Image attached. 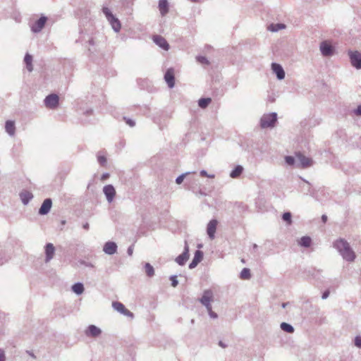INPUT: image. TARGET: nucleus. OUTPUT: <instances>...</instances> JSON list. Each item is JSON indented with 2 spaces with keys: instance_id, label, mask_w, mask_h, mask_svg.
<instances>
[{
  "instance_id": "nucleus-1",
  "label": "nucleus",
  "mask_w": 361,
  "mask_h": 361,
  "mask_svg": "<svg viewBox=\"0 0 361 361\" xmlns=\"http://www.w3.org/2000/svg\"><path fill=\"white\" fill-rule=\"evenodd\" d=\"M334 245L343 256V259L348 262L354 261L355 254L345 240L342 238L338 239L334 242Z\"/></svg>"
},
{
  "instance_id": "nucleus-2",
  "label": "nucleus",
  "mask_w": 361,
  "mask_h": 361,
  "mask_svg": "<svg viewBox=\"0 0 361 361\" xmlns=\"http://www.w3.org/2000/svg\"><path fill=\"white\" fill-rule=\"evenodd\" d=\"M102 11L104 15L106 16L108 21L111 24L112 28L116 32H118L121 29V24L119 20L111 13V12L107 7L103 8Z\"/></svg>"
},
{
  "instance_id": "nucleus-3",
  "label": "nucleus",
  "mask_w": 361,
  "mask_h": 361,
  "mask_svg": "<svg viewBox=\"0 0 361 361\" xmlns=\"http://www.w3.org/2000/svg\"><path fill=\"white\" fill-rule=\"evenodd\" d=\"M276 120L277 116L276 113L265 114L261 118V126L263 128L273 127Z\"/></svg>"
},
{
  "instance_id": "nucleus-4",
  "label": "nucleus",
  "mask_w": 361,
  "mask_h": 361,
  "mask_svg": "<svg viewBox=\"0 0 361 361\" xmlns=\"http://www.w3.org/2000/svg\"><path fill=\"white\" fill-rule=\"evenodd\" d=\"M295 157H297L298 161H299V167L305 169L310 167L312 165L313 161L311 158L307 157L305 155H303L300 152H298L295 154Z\"/></svg>"
},
{
  "instance_id": "nucleus-5",
  "label": "nucleus",
  "mask_w": 361,
  "mask_h": 361,
  "mask_svg": "<svg viewBox=\"0 0 361 361\" xmlns=\"http://www.w3.org/2000/svg\"><path fill=\"white\" fill-rule=\"evenodd\" d=\"M59 98L57 94H51L45 98L44 103L47 108L55 109L59 105Z\"/></svg>"
},
{
  "instance_id": "nucleus-6",
  "label": "nucleus",
  "mask_w": 361,
  "mask_h": 361,
  "mask_svg": "<svg viewBox=\"0 0 361 361\" xmlns=\"http://www.w3.org/2000/svg\"><path fill=\"white\" fill-rule=\"evenodd\" d=\"M349 56L352 66L357 69L361 68V54L358 51H350Z\"/></svg>"
},
{
  "instance_id": "nucleus-7",
  "label": "nucleus",
  "mask_w": 361,
  "mask_h": 361,
  "mask_svg": "<svg viewBox=\"0 0 361 361\" xmlns=\"http://www.w3.org/2000/svg\"><path fill=\"white\" fill-rule=\"evenodd\" d=\"M320 50L322 54L325 56H331L334 54V47L328 41H324L321 43Z\"/></svg>"
},
{
  "instance_id": "nucleus-8",
  "label": "nucleus",
  "mask_w": 361,
  "mask_h": 361,
  "mask_svg": "<svg viewBox=\"0 0 361 361\" xmlns=\"http://www.w3.org/2000/svg\"><path fill=\"white\" fill-rule=\"evenodd\" d=\"M217 225L218 221L216 219L211 220L207 224V233L211 240H213L215 237Z\"/></svg>"
},
{
  "instance_id": "nucleus-9",
  "label": "nucleus",
  "mask_w": 361,
  "mask_h": 361,
  "mask_svg": "<svg viewBox=\"0 0 361 361\" xmlns=\"http://www.w3.org/2000/svg\"><path fill=\"white\" fill-rule=\"evenodd\" d=\"M47 18L44 16L41 17L39 19L36 20L31 26V30L34 32H40L44 27Z\"/></svg>"
},
{
  "instance_id": "nucleus-10",
  "label": "nucleus",
  "mask_w": 361,
  "mask_h": 361,
  "mask_svg": "<svg viewBox=\"0 0 361 361\" xmlns=\"http://www.w3.org/2000/svg\"><path fill=\"white\" fill-rule=\"evenodd\" d=\"M164 79L170 88L173 87L175 85V77L174 71L173 68H169L166 71L164 75Z\"/></svg>"
},
{
  "instance_id": "nucleus-11",
  "label": "nucleus",
  "mask_w": 361,
  "mask_h": 361,
  "mask_svg": "<svg viewBox=\"0 0 361 361\" xmlns=\"http://www.w3.org/2000/svg\"><path fill=\"white\" fill-rule=\"evenodd\" d=\"M104 193L105 194L107 200L111 202L114 200L116 195V190L113 185H107L104 187L103 189Z\"/></svg>"
},
{
  "instance_id": "nucleus-12",
  "label": "nucleus",
  "mask_w": 361,
  "mask_h": 361,
  "mask_svg": "<svg viewBox=\"0 0 361 361\" xmlns=\"http://www.w3.org/2000/svg\"><path fill=\"white\" fill-rule=\"evenodd\" d=\"M213 300V293L212 290H207L204 292L202 298L200 299V302L205 306L209 307L211 306L210 302Z\"/></svg>"
},
{
  "instance_id": "nucleus-13",
  "label": "nucleus",
  "mask_w": 361,
  "mask_h": 361,
  "mask_svg": "<svg viewBox=\"0 0 361 361\" xmlns=\"http://www.w3.org/2000/svg\"><path fill=\"white\" fill-rule=\"evenodd\" d=\"M112 306L116 310L121 312V314L126 316L133 317V313L130 312L128 310H127L121 302H114L112 303Z\"/></svg>"
},
{
  "instance_id": "nucleus-14",
  "label": "nucleus",
  "mask_w": 361,
  "mask_h": 361,
  "mask_svg": "<svg viewBox=\"0 0 361 361\" xmlns=\"http://www.w3.org/2000/svg\"><path fill=\"white\" fill-rule=\"evenodd\" d=\"M154 42L160 47L167 51L169 49V44L166 40L160 35H155L153 37Z\"/></svg>"
},
{
  "instance_id": "nucleus-15",
  "label": "nucleus",
  "mask_w": 361,
  "mask_h": 361,
  "mask_svg": "<svg viewBox=\"0 0 361 361\" xmlns=\"http://www.w3.org/2000/svg\"><path fill=\"white\" fill-rule=\"evenodd\" d=\"M189 258V248L188 246H185L184 252L178 256L176 259V262L180 264L183 265Z\"/></svg>"
},
{
  "instance_id": "nucleus-16",
  "label": "nucleus",
  "mask_w": 361,
  "mask_h": 361,
  "mask_svg": "<svg viewBox=\"0 0 361 361\" xmlns=\"http://www.w3.org/2000/svg\"><path fill=\"white\" fill-rule=\"evenodd\" d=\"M101 333H102V331L100 330V329H99L98 327H97L94 325H90L85 331V334L87 336H91V337H97V336H99L101 334Z\"/></svg>"
},
{
  "instance_id": "nucleus-17",
  "label": "nucleus",
  "mask_w": 361,
  "mask_h": 361,
  "mask_svg": "<svg viewBox=\"0 0 361 361\" xmlns=\"http://www.w3.org/2000/svg\"><path fill=\"white\" fill-rule=\"evenodd\" d=\"M271 68L272 71L276 74L277 78L279 80H282L284 78L285 73L281 65L276 63H273L271 64Z\"/></svg>"
},
{
  "instance_id": "nucleus-18",
  "label": "nucleus",
  "mask_w": 361,
  "mask_h": 361,
  "mask_svg": "<svg viewBox=\"0 0 361 361\" xmlns=\"http://www.w3.org/2000/svg\"><path fill=\"white\" fill-rule=\"evenodd\" d=\"M51 205H52L51 200V199H46L43 202L41 207L39 208V213L40 214H47L50 211Z\"/></svg>"
},
{
  "instance_id": "nucleus-19",
  "label": "nucleus",
  "mask_w": 361,
  "mask_h": 361,
  "mask_svg": "<svg viewBox=\"0 0 361 361\" xmlns=\"http://www.w3.org/2000/svg\"><path fill=\"white\" fill-rule=\"evenodd\" d=\"M203 258V252L200 250H197L195 253V256L192 262L189 264L190 269L195 268L198 263H200Z\"/></svg>"
},
{
  "instance_id": "nucleus-20",
  "label": "nucleus",
  "mask_w": 361,
  "mask_h": 361,
  "mask_svg": "<svg viewBox=\"0 0 361 361\" xmlns=\"http://www.w3.org/2000/svg\"><path fill=\"white\" fill-rule=\"evenodd\" d=\"M55 248L52 243H47L45 247L46 262L50 261L54 255Z\"/></svg>"
},
{
  "instance_id": "nucleus-21",
  "label": "nucleus",
  "mask_w": 361,
  "mask_h": 361,
  "mask_svg": "<svg viewBox=\"0 0 361 361\" xmlns=\"http://www.w3.org/2000/svg\"><path fill=\"white\" fill-rule=\"evenodd\" d=\"M117 250V245L115 243L107 242L104 246V251L109 255L114 254Z\"/></svg>"
},
{
  "instance_id": "nucleus-22",
  "label": "nucleus",
  "mask_w": 361,
  "mask_h": 361,
  "mask_svg": "<svg viewBox=\"0 0 361 361\" xmlns=\"http://www.w3.org/2000/svg\"><path fill=\"white\" fill-rule=\"evenodd\" d=\"M159 8L162 16L166 15L169 11L167 0H160L159 2Z\"/></svg>"
},
{
  "instance_id": "nucleus-23",
  "label": "nucleus",
  "mask_w": 361,
  "mask_h": 361,
  "mask_svg": "<svg viewBox=\"0 0 361 361\" xmlns=\"http://www.w3.org/2000/svg\"><path fill=\"white\" fill-rule=\"evenodd\" d=\"M25 63L26 65V68L29 72H31L33 70L32 66V56L27 54L24 59Z\"/></svg>"
},
{
  "instance_id": "nucleus-24",
  "label": "nucleus",
  "mask_w": 361,
  "mask_h": 361,
  "mask_svg": "<svg viewBox=\"0 0 361 361\" xmlns=\"http://www.w3.org/2000/svg\"><path fill=\"white\" fill-rule=\"evenodd\" d=\"M5 128H6V132L8 134H10L11 135H14L16 127H15V124H14L13 121H6Z\"/></svg>"
},
{
  "instance_id": "nucleus-25",
  "label": "nucleus",
  "mask_w": 361,
  "mask_h": 361,
  "mask_svg": "<svg viewBox=\"0 0 361 361\" xmlns=\"http://www.w3.org/2000/svg\"><path fill=\"white\" fill-rule=\"evenodd\" d=\"M243 168L241 166H237L230 174V176L233 178H238L243 173Z\"/></svg>"
},
{
  "instance_id": "nucleus-26",
  "label": "nucleus",
  "mask_w": 361,
  "mask_h": 361,
  "mask_svg": "<svg viewBox=\"0 0 361 361\" xmlns=\"http://www.w3.org/2000/svg\"><path fill=\"white\" fill-rule=\"evenodd\" d=\"M21 200L24 204H27L32 198V195L28 191H23L20 194Z\"/></svg>"
},
{
  "instance_id": "nucleus-27",
  "label": "nucleus",
  "mask_w": 361,
  "mask_h": 361,
  "mask_svg": "<svg viewBox=\"0 0 361 361\" xmlns=\"http://www.w3.org/2000/svg\"><path fill=\"white\" fill-rule=\"evenodd\" d=\"M311 243H312V240L308 236H304V237L301 238L299 241V244L300 245L306 247H310L311 245Z\"/></svg>"
},
{
  "instance_id": "nucleus-28",
  "label": "nucleus",
  "mask_w": 361,
  "mask_h": 361,
  "mask_svg": "<svg viewBox=\"0 0 361 361\" xmlns=\"http://www.w3.org/2000/svg\"><path fill=\"white\" fill-rule=\"evenodd\" d=\"M72 290L76 294H81L84 291V287L82 283H77L72 286Z\"/></svg>"
},
{
  "instance_id": "nucleus-29",
  "label": "nucleus",
  "mask_w": 361,
  "mask_h": 361,
  "mask_svg": "<svg viewBox=\"0 0 361 361\" xmlns=\"http://www.w3.org/2000/svg\"><path fill=\"white\" fill-rule=\"evenodd\" d=\"M251 276L250 271L247 268H244L240 272V279L243 280L249 279Z\"/></svg>"
},
{
  "instance_id": "nucleus-30",
  "label": "nucleus",
  "mask_w": 361,
  "mask_h": 361,
  "mask_svg": "<svg viewBox=\"0 0 361 361\" xmlns=\"http://www.w3.org/2000/svg\"><path fill=\"white\" fill-rule=\"evenodd\" d=\"M211 102L212 99L210 98H202L199 100L198 104L201 108L204 109L211 103Z\"/></svg>"
},
{
  "instance_id": "nucleus-31",
  "label": "nucleus",
  "mask_w": 361,
  "mask_h": 361,
  "mask_svg": "<svg viewBox=\"0 0 361 361\" xmlns=\"http://www.w3.org/2000/svg\"><path fill=\"white\" fill-rule=\"evenodd\" d=\"M146 274L151 277L154 274V270L153 267L149 263H146L145 266Z\"/></svg>"
},
{
  "instance_id": "nucleus-32",
  "label": "nucleus",
  "mask_w": 361,
  "mask_h": 361,
  "mask_svg": "<svg viewBox=\"0 0 361 361\" xmlns=\"http://www.w3.org/2000/svg\"><path fill=\"white\" fill-rule=\"evenodd\" d=\"M285 27H286V26L284 24H281V23L271 24V25H269V30H270L272 32H276L279 30L283 29Z\"/></svg>"
},
{
  "instance_id": "nucleus-33",
  "label": "nucleus",
  "mask_w": 361,
  "mask_h": 361,
  "mask_svg": "<svg viewBox=\"0 0 361 361\" xmlns=\"http://www.w3.org/2000/svg\"><path fill=\"white\" fill-rule=\"evenodd\" d=\"M281 328L282 330L288 333H293L294 331L293 327L286 322L281 323Z\"/></svg>"
},
{
  "instance_id": "nucleus-34",
  "label": "nucleus",
  "mask_w": 361,
  "mask_h": 361,
  "mask_svg": "<svg viewBox=\"0 0 361 361\" xmlns=\"http://www.w3.org/2000/svg\"><path fill=\"white\" fill-rule=\"evenodd\" d=\"M283 220L286 221L288 225L291 224L292 219H291V214L290 212H285L283 214Z\"/></svg>"
},
{
  "instance_id": "nucleus-35",
  "label": "nucleus",
  "mask_w": 361,
  "mask_h": 361,
  "mask_svg": "<svg viewBox=\"0 0 361 361\" xmlns=\"http://www.w3.org/2000/svg\"><path fill=\"white\" fill-rule=\"evenodd\" d=\"M97 159H98V161L99 163L102 165V166H104L106 163V158L103 156V155H99L97 157Z\"/></svg>"
},
{
  "instance_id": "nucleus-36",
  "label": "nucleus",
  "mask_w": 361,
  "mask_h": 361,
  "mask_svg": "<svg viewBox=\"0 0 361 361\" xmlns=\"http://www.w3.org/2000/svg\"><path fill=\"white\" fill-rule=\"evenodd\" d=\"M207 307V310L208 311V313L209 314V316L212 318H216L217 317V314L212 311V305L211 306H209V307Z\"/></svg>"
},
{
  "instance_id": "nucleus-37",
  "label": "nucleus",
  "mask_w": 361,
  "mask_h": 361,
  "mask_svg": "<svg viewBox=\"0 0 361 361\" xmlns=\"http://www.w3.org/2000/svg\"><path fill=\"white\" fill-rule=\"evenodd\" d=\"M200 176L202 177H208L209 178H214L215 177L214 174H208L204 170L200 171Z\"/></svg>"
},
{
  "instance_id": "nucleus-38",
  "label": "nucleus",
  "mask_w": 361,
  "mask_h": 361,
  "mask_svg": "<svg viewBox=\"0 0 361 361\" xmlns=\"http://www.w3.org/2000/svg\"><path fill=\"white\" fill-rule=\"evenodd\" d=\"M285 159H286V163L288 165H293V164L295 163V159L293 157H290V156L286 157Z\"/></svg>"
},
{
  "instance_id": "nucleus-39",
  "label": "nucleus",
  "mask_w": 361,
  "mask_h": 361,
  "mask_svg": "<svg viewBox=\"0 0 361 361\" xmlns=\"http://www.w3.org/2000/svg\"><path fill=\"white\" fill-rule=\"evenodd\" d=\"M197 59L201 63H206V64L209 63L207 59L204 56H198L197 58Z\"/></svg>"
},
{
  "instance_id": "nucleus-40",
  "label": "nucleus",
  "mask_w": 361,
  "mask_h": 361,
  "mask_svg": "<svg viewBox=\"0 0 361 361\" xmlns=\"http://www.w3.org/2000/svg\"><path fill=\"white\" fill-rule=\"evenodd\" d=\"M355 345L358 348H361V337L357 336L355 339Z\"/></svg>"
},
{
  "instance_id": "nucleus-41",
  "label": "nucleus",
  "mask_w": 361,
  "mask_h": 361,
  "mask_svg": "<svg viewBox=\"0 0 361 361\" xmlns=\"http://www.w3.org/2000/svg\"><path fill=\"white\" fill-rule=\"evenodd\" d=\"M184 178H185V175H184V174H183V175H181V176H179L176 178V183H177V184H180V183L183 181Z\"/></svg>"
},
{
  "instance_id": "nucleus-42",
  "label": "nucleus",
  "mask_w": 361,
  "mask_h": 361,
  "mask_svg": "<svg viewBox=\"0 0 361 361\" xmlns=\"http://www.w3.org/2000/svg\"><path fill=\"white\" fill-rule=\"evenodd\" d=\"M171 280L172 281V286L176 287L178 284V281L176 276H171Z\"/></svg>"
},
{
  "instance_id": "nucleus-43",
  "label": "nucleus",
  "mask_w": 361,
  "mask_h": 361,
  "mask_svg": "<svg viewBox=\"0 0 361 361\" xmlns=\"http://www.w3.org/2000/svg\"><path fill=\"white\" fill-rule=\"evenodd\" d=\"M4 360H5L4 353L2 350H0V361H4Z\"/></svg>"
},
{
  "instance_id": "nucleus-44",
  "label": "nucleus",
  "mask_w": 361,
  "mask_h": 361,
  "mask_svg": "<svg viewBox=\"0 0 361 361\" xmlns=\"http://www.w3.org/2000/svg\"><path fill=\"white\" fill-rule=\"evenodd\" d=\"M109 178V173H104L102 177H101V180H105L106 179Z\"/></svg>"
},
{
  "instance_id": "nucleus-45",
  "label": "nucleus",
  "mask_w": 361,
  "mask_h": 361,
  "mask_svg": "<svg viewBox=\"0 0 361 361\" xmlns=\"http://www.w3.org/2000/svg\"><path fill=\"white\" fill-rule=\"evenodd\" d=\"M355 112L356 115L361 116V105L357 108Z\"/></svg>"
},
{
  "instance_id": "nucleus-46",
  "label": "nucleus",
  "mask_w": 361,
  "mask_h": 361,
  "mask_svg": "<svg viewBox=\"0 0 361 361\" xmlns=\"http://www.w3.org/2000/svg\"><path fill=\"white\" fill-rule=\"evenodd\" d=\"M126 123L131 127L134 126H135V122L133 121L132 120L130 119H128L126 120Z\"/></svg>"
},
{
  "instance_id": "nucleus-47",
  "label": "nucleus",
  "mask_w": 361,
  "mask_h": 361,
  "mask_svg": "<svg viewBox=\"0 0 361 361\" xmlns=\"http://www.w3.org/2000/svg\"><path fill=\"white\" fill-rule=\"evenodd\" d=\"M329 290L325 291V292L323 293V295H322V298H323V299H326V298H327V297L329 296Z\"/></svg>"
},
{
  "instance_id": "nucleus-48",
  "label": "nucleus",
  "mask_w": 361,
  "mask_h": 361,
  "mask_svg": "<svg viewBox=\"0 0 361 361\" xmlns=\"http://www.w3.org/2000/svg\"><path fill=\"white\" fill-rule=\"evenodd\" d=\"M322 219L323 222L325 223L327 220V216L326 215H323Z\"/></svg>"
},
{
  "instance_id": "nucleus-49",
  "label": "nucleus",
  "mask_w": 361,
  "mask_h": 361,
  "mask_svg": "<svg viewBox=\"0 0 361 361\" xmlns=\"http://www.w3.org/2000/svg\"><path fill=\"white\" fill-rule=\"evenodd\" d=\"M219 345L221 346L222 348L226 347V345L221 341L219 342Z\"/></svg>"
},
{
  "instance_id": "nucleus-50",
  "label": "nucleus",
  "mask_w": 361,
  "mask_h": 361,
  "mask_svg": "<svg viewBox=\"0 0 361 361\" xmlns=\"http://www.w3.org/2000/svg\"><path fill=\"white\" fill-rule=\"evenodd\" d=\"M88 227H89V226H88V224H86L85 225H84V228H85V229H87V228H88Z\"/></svg>"
}]
</instances>
